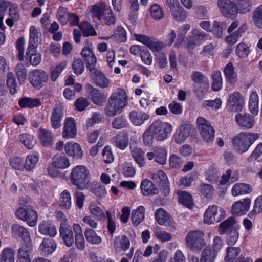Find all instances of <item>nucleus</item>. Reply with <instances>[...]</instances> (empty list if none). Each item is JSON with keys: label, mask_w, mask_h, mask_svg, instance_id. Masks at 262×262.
<instances>
[{"label": "nucleus", "mask_w": 262, "mask_h": 262, "mask_svg": "<svg viewBox=\"0 0 262 262\" xmlns=\"http://www.w3.org/2000/svg\"><path fill=\"white\" fill-rule=\"evenodd\" d=\"M127 104V96L122 89H117L109 97L105 107V114L113 117L120 114Z\"/></svg>", "instance_id": "nucleus-1"}, {"label": "nucleus", "mask_w": 262, "mask_h": 262, "mask_svg": "<svg viewBox=\"0 0 262 262\" xmlns=\"http://www.w3.org/2000/svg\"><path fill=\"white\" fill-rule=\"evenodd\" d=\"M71 183L79 190L87 189L89 187L90 174L86 167L76 166L73 168L70 174Z\"/></svg>", "instance_id": "nucleus-2"}, {"label": "nucleus", "mask_w": 262, "mask_h": 262, "mask_svg": "<svg viewBox=\"0 0 262 262\" xmlns=\"http://www.w3.org/2000/svg\"><path fill=\"white\" fill-rule=\"evenodd\" d=\"M90 13L92 17L98 20H104L107 25L115 23V17L112 15L110 7L103 2H98L92 5L90 9Z\"/></svg>", "instance_id": "nucleus-3"}, {"label": "nucleus", "mask_w": 262, "mask_h": 262, "mask_svg": "<svg viewBox=\"0 0 262 262\" xmlns=\"http://www.w3.org/2000/svg\"><path fill=\"white\" fill-rule=\"evenodd\" d=\"M171 131L172 126L170 123L160 120L154 122L148 129L149 133L159 141L166 139Z\"/></svg>", "instance_id": "nucleus-4"}, {"label": "nucleus", "mask_w": 262, "mask_h": 262, "mask_svg": "<svg viewBox=\"0 0 262 262\" xmlns=\"http://www.w3.org/2000/svg\"><path fill=\"white\" fill-rule=\"evenodd\" d=\"M203 232L200 230L189 232L185 237L187 247L192 251H200L206 244Z\"/></svg>", "instance_id": "nucleus-5"}, {"label": "nucleus", "mask_w": 262, "mask_h": 262, "mask_svg": "<svg viewBox=\"0 0 262 262\" xmlns=\"http://www.w3.org/2000/svg\"><path fill=\"white\" fill-rule=\"evenodd\" d=\"M196 124L203 140L206 142H212L214 139L215 130L210 122L202 117H199Z\"/></svg>", "instance_id": "nucleus-6"}, {"label": "nucleus", "mask_w": 262, "mask_h": 262, "mask_svg": "<svg viewBox=\"0 0 262 262\" xmlns=\"http://www.w3.org/2000/svg\"><path fill=\"white\" fill-rule=\"evenodd\" d=\"M15 214L19 219L26 221L31 227L35 226L38 219L36 212L30 205H25L17 209Z\"/></svg>", "instance_id": "nucleus-7"}, {"label": "nucleus", "mask_w": 262, "mask_h": 262, "mask_svg": "<svg viewBox=\"0 0 262 262\" xmlns=\"http://www.w3.org/2000/svg\"><path fill=\"white\" fill-rule=\"evenodd\" d=\"M28 80L34 88L39 90L48 82L49 75L43 70L35 69L29 73Z\"/></svg>", "instance_id": "nucleus-8"}, {"label": "nucleus", "mask_w": 262, "mask_h": 262, "mask_svg": "<svg viewBox=\"0 0 262 262\" xmlns=\"http://www.w3.org/2000/svg\"><path fill=\"white\" fill-rule=\"evenodd\" d=\"M226 213L224 209L216 205L210 206L204 213V222L212 224L218 223L225 217Z\"/></svg>", "instance_id": "nucleus-9"}, {"label": "nucleus", "mask_w": 262, "mask_h": 262, "mask_svg": "<svg viewBox=\"0 0 262 262\" xmlns=\"http://www.w3.org/2000/svg\"><path fill=\"white\" fill-rule=\"evenodd\" d=\"M217 4L220 12L224 16L231 19L237 17V9L234 2L231 0H217Z\"/></svg>", "instance_id": "nucleus-10"}, {"label": "nucleus", "mask_w": 262, "mask_h": 262, "mask_svg": "<svg viewBox=\"0 0 262 262\" xmlns=\"http://www.w3.org/2000/svg\"><path fill=\"white\" fill-rule=\"evenodd\" d=\"M258 138L256 134L241 132L234 137L232 142L235 146L249 147Z\"/></svg>", "instance_id": "nucleus-11"}, {"label": "nucleus", "mask_w": 262, "mask_h": 262, "mask_svg": "<svg viewBox=\"0 0 262 262\" xmlns=\"http://www.w3.org/2000/svg\"><path fill=\"white\" fill-rule=\"evenodd\" d=\"M155 217L159 225L165 226L166 229L170 231L173 232L175 230L174 221L170 215L163 208H159L156 210Z\"/></svg>", "instance_id": "nucleus-12"}, {"label": "nucleus", "mask_w": 262, "mask_h": 262, "mask_svg": "<svg viewBox=\"0 0 262 262\" xmlns=\"http://www.w3.org/2000/svg\"><path fill=\"white\" fill-rule=\"evenodd\" d=\"M244 98L238 92L231 94L227 102V106L231 111L236 112L242 111L244 106Z\"/></svg>", "instance_id": "nucleus-13"}, {"label": "nucleus", "mask_w": 262, "mask_h": 262, "mask_svg": "<svg viewBox=\"0 0 262 262\" xmlns=\"http://www.w3.org/2000/svg\"><path fill=\"white\" fill-rule=\"evenodd\" d=\"M152 180L156 186L160 187L164 195H167L170 191L169 182L166 174L162 170H159L152 174Z\"/></svg>", "instance_id": "nucleus-14"}, {"label": "nucleus", "mask_w": 262, "mask_h": 262, "mask_svg": "<svg viewBox=\"0 0 262 262\" xmlns=\"http://www.w3.org/2000/svg\"><path fill=\"white\" fill-rule=\"evenodd\" d=\"M93 47L91 41L86 39L81 54L89 65L93 66L96 63V58L93 53Z\"/></svg>", "instance_id": "nucleus-15"}, {"label": "nucleus", "mask_w": 262, "mask_h": 262, "mask_svg": "<svg viewBox=\"0 0 262 262\" xmlns=\"http://www.w3.org/2000/svg\"><path fill=\"white\" fill-rule=\"evenodd\" d=\"M59 233L64 244L68 247L72 246L74 244V238L73 233L70 226L66 223H60Z\"/></svg>", "instance_id": "nucleus-16"}, {"label": "nucleus", "mask_w": 262, "mask_h": 262, "mask_svg": "<svg viewBox=\"0 0 262 262\" xmlns=\"http://www.w3.org/2000/svg\"><path fill=\"white\" fill-rule=\"evenodd\" d=\"M77 133L76 123L74 118L68 117L64 120L62 136L64 138H73Z\"/></svg>", "instance_id": "nucleus-17"}, {"label": "nucleus", "mask_w": 262, "mask_h": 262, "mask_svg": "<svg viewBox=\"0 0 262 262\" xmlns=\"http://www.w3.org/2000/svg\"><path fill=\"white\" fill-rule=\"evenodd\" d=\"M87 93L93 103L97 105H102L106 99V95L90 85L88 86Z\"/></svg>", "instance_id": "nucleus-18"}, {"label": "nucleus", "mask_w": 262, "mask_h": 262, "mask_svg": "<svg viewBox=\"0 0 262 262\" xmlns=\"http://www.w3.org/2000/svg\"><path fill=\"white\" fill-rule=\"evenodd\" d=\"M12 234L15 238L21 237L25 243H31L30 233L28 230L21 225L15 224L12 226Z\"/></svg>", "instance_id": "nucleus-19"}, {"label": "nucleus", "mask_w": 262, "mask_h": 262, "mask_svg": "<svg viewBox=\"0 0 262 262\" xmlns=\"http://www.w3.org/2000/svg\"><path fill=\"white\" fill-rule=\"evenodd\" d=\"M235 120L239 126L245 129L251 128L255 124L253 117L248 113L237 114L235 116Z\"/></svg>", "instance_id": "nucleus-20"}, {"label": "nucleus", "mask_w": 262, "mask_h": 262, "mask_svg": "<svg viewBox=\"0 0 262 262\" xmlns=\"http://www.w3.org/2000/svg\"><path fill=\"white\" fill-rule=\"evenodd\" d=\"M173 19L178 22L185 21L188 16V12L180 4L169 8Z\"/></svg>", "instance_id": "nucleus-21"}, {"label": "nucleus", "mask_w": 262, "mask_h": 262, "mask_svg": "<svg viewBox=\"0 0 262 262\" xmlns=\"http://www.w3.org/2000/svg\"><path fill=\"white\" fill-rule=\"evenodd\" d=\"M250 200L245 198L243 202H235L232 206V213L234 215H241L247 212L250 205Z\"/></svg>", "instance_id": "nucleus-22"}, {"label": "nucleus", "mask_w": 262, "mask_h": 262, "mask_svg": "<svg viewBox=\"0 0 262 262\" xmlns=\"http://www.w3.org/2000/svg\"><path fill=\"white\" fill-rule=\"evenodd\" d=\"M41 33L39 28L31 26L29 29V41L28 47L37 48L40 42Z\"/></svg>", "instance_id": "nucleus-23"}, {"label": "nucleus", "mask_w": 262, "mask_h": 262, "mask_svg": "<svg viewBox=\"0 0 262 262\" xmlns=\"http://www.w3.org/2000/svg\"><path fill=\"white\" fill-rule=\"evenodd\" d=\"M191 34L193 36L187 38L186 46L188 48H193L196 45L197 40H203L207 36L206 33L197 29H192Z\"/></svg>", "instance_id": "nucleus-24"}, {"label": "nucleus", "mask_w": 262, "mask_h": 262, "mask_svg": "<svg viewBox=\"0 0 262 262\" xmlns=\"http://www.w3.org/2000/svg\"><path fill=\"white\" fill-rule=\"evenodd\" d=\"M26 58L29 60L33 66H38L41 62V54L37 52L36 48L28 47L26 54Z\"/></svg>", "instance_id": "nucleus-25"}, {"label": "nucleus", "mask_w": 262, "mask_h": 262, "mask_svg": "<svg viewBox=\"0 0 262 262\" xmlns=\"http://www.w3.org/2000/svg\"><path fill=\"white\" fill-rule=\"evenodd\" d=\"M32 251L31 243H25L18 249V255L20 262H31L30 254Z\"/></svg>", "instance_id": "nucleus-26"}, {"label": "nucleus", "mask_w": 262, "mask_h": 262, "mask_svg": "<svg viewBox=\"0 0 262 262\" xmlns=\"http://www.w3.org/2000/svg\"><path fill=\"white\" fill-rule=\"evenodd\" d=\"M149 115L142 112L133 111L130 113L129 119L133 124L136 126L141 125L144 121L149 119Z\"/></svg>", "instance_id": "nucleus-27"}, {"label": "nucleus", "mask_w": 262, "mask_h": 262, "mask_svg": "<svg viewBox=\"0 0 262 262\" xmlns=\"http://www.w3.org/2000/svg\"><path fill=\"white\" fill-rule=\"evenodd\" d=\"M247 30V26L246 24L241 25L236 31L228 35L225 40L229 45H234L242 36L243 34L246 32Z\"/></svg>", "instance_id": "nucleus-28"}, {"label": "nucleus", "mask_w": 262, "mask_h": 262, "mask_svg": "<svg viewBox=\"0 0 262 262\" xmlns=\"http://www.w3.org/2000/svg\"><path fill=\"white\" fill-rule=\"evenodd\" d=\"M39 232L45 235L54 237L57 234L56 228L51 223L43 221L39 226Z\"/></svg>", "instance_id": "nucleus-29"}, {"label": "nucleus", "mask_w": 262, "mask_h": 262, "mask_svg": "<svg viewBox=\"0 0 262 262\" xmlns=\"http://www.w3.org/2000/svg\"><path fill=\"white\" fill-rule=\"evenodd\" d=\"M191 130H192V128L190 126L182 125L174 135L175 142L178 144L183 143L190 134Z\"/></svg>", "instance_id": "nucleus-30"}, {"label": "nucleus", "mask_w": 262, "mask_h": 262, "mask_svg": "<svg viewBox=\"0 0 262 262\" xmlns=\"http://www.w3.org/2000/svg\"><path fill=\"white\" fill-rule=\"evenodd\" d=\"M52 166L58 169H65L69 167V159L64 155H56L52 158Z\"/></svg>", "instance_id": "nucleus-31"}, {"label": "nucleus", "mask_w": 262, "mask_h": 262, "mask_svg": "<svg viewBox=\"0 0 262 262\" xmlns=\"http://www.w3.org/2000/svg\"><path fill=\"white\" fill-rule=\"evenodd\" d=\"M140 187L144 195H152L159 192L158 189L155 187L153 182L148 179L142 180Z\"/></svg>", "instance_id": "nucleus-32"}, {"label": "nucleus", "mask_w": 262, "mask_h": 262, "mask_svg": "<svg viewBox=\"0 0 262 262\" xmlns=\"http://www.w3.org/2000/svg\"><path fill=\"white\" fill-rule=\"evenodd\" d=\"M73 228L75 233V245L78 249L83 250L85 247V241L81 227L78 224H74Z\"/></svg>", "instance_id": "nucleus-33"}, {"label": "nucleus", "mask_w": 262, "mask_h": 262, "mask_svg": "<svg viewBox=\"0 0 262 262\" xmlns=\"http://www.w3.org/2000/svg\"><path fill=\"white\" fill-rule=\"evenodd\" d=\"M149 160L155 159V161L160 164H165L166 162V151L165 149L158 148L155 152H149L147 154Z\"/></svg>", "instance_id": "nucleus-34"}, {"label": "nucleus", "mask_w": 262, "mask_h": 262, "mask_svg": "<svg viewBox=\"0 0 262 262\" xmlns=\"http://www.w3.org/2000/svg\"><path fill=\"white\" fill-rule=\"evenodd\" d=\"M249 109L251 113L255 116L259 112V96L256 92H252L249 96Z\"/></svg>", "instance_id": "nucleus-35"}, {"label": "nucleus", "mask_w": 262, "mask_h": 262, "mask_svg": "<svg viewBox=\"0 0 262 262\" xmlns=\"http://www.w3.org/2000/svg\"><path fill=\"white\" fill-rule=\"evenodd\" d=\"M56 248V244L53 239L45 238L41 244L39 249L46 255L52 253Z\"/></svg>", "instance_id": "nucleus-36"}, {"label": "nucleus", "mask_w": 262, "mask_h": 262, "mask_svg": "<svg viewBox=\"0 0 262 262\" xmlns=\"http://www.w3.org/2000/svg\"><path fill=\"white\" fill-rule=\"evenodd\" d=\"M225 77L227 81L231 83H235L237 81V74L235 72L234 67L231 62H229L224 70Z\"/></svg>", "instance_id": "nucleus-37"}, {"label": "nucleus", "mask_w": 262, "mask_h": 262, "mask_svg": "<svg viewBox=\"0 0 262 262\" xmlns=\"http://www.w3.org/2000/svg\"><path fill=\"white\" fill-rule=\"evenodd\" d=\"M63 116V112L61 108H55L51 117V122L52 127L57 129L61 126V121Z\"/></svg>", "instance_id": "nucleus-38"}, {"label": "nucleus", "mask_w": 262, "mask_h": 262, "mask_svg": "<svg viewBox=\"0 0 262 262\" xmlns=\"http://www.w3.org/2000/svg\"><path fill=\"white\" fill-rule=\"evenodd\" d=\"M216 254L217 253L212 250L211 247L207 246L201 253L200 262H214Z\"/></svg>", "instance_id": "nucleus-39"}, {"label": "nucleus", "mask_w": 262, "mask_h": 262, "mask_svg": "<svg viewBox=\"0 0 262 262\" xmlns=\"http://www.w3.org/2000/svg\"><path fill=\"white\" fill-rule=\"evenodd\" d=\"M95 74V81L96 84L101 88H108L110 85V80L100 71L94 70Z\"/></svg>", "instance_id": "nucleus-40"}, {"label": "nucleus", "mask_w": 262, "mask_h": 262, "mask_svg": "<svg viewBox=\"0 0 262 262\" xmlns=\"http://www.w3.org/2000/svg\"><path fill=\"white\" fill-rule=\"evenodd\" d=\"M145 208L143 206H139L136 209L132 211V220L133 224L138 225L144 219Z\"/></svg>", "instance_id": "nucleus-41"}, {"label": "nucleus", "mask_w": 262, "mask_h": 262, "mask_svg": "<svg viewBox=\"0 0 262 262\" xmlns=\"http://www.w3.org/2000/svg\"><path fill=\"white\" fill-rule=\"evenodd\" d=\"M84 235L86 241L93 245H98L102 242V238L97 235L95 231L91 228H87L84 232Z\"/></svg>", "instance_id": "nucleus-42"}, {"label": "nucleus", "mask_w": 262, "mask_h": 262, "mask_svg": "<svg viewBox=\"0 0 262 262\" xmlns=\"http://www.w3.org/2000/svg\"><path fill=\"white\" fill-rule=\"evenodd\" d=\"M251 190L249 184L244 183L235 184L232 189V193L234 196L249 193Z\"/></svg>", "instance_id": "nucleus-43"}, {"label": "nucleus", "mask_w": 262, "mask_h": 262, "mask_svg": "<svg viewBox=\"0 0 262 262\" xmlns=\"http://www.w3.org/2000/svg\"><path fill=\"white\" fill-rule=\"evenodd\" d=\"M236 8L238 13L245 14L251 10L252 4L250 0H238L236 2Z\"/></svg>", "instance_id": "nucleus-44"}, {"label": "nucleus", "mask_w": 262, "mask_h": 262, "mask_svg": "<svg viewBox=\"0 0 262 262\" xmlns=\"http://www.w3.org/2000/svg\"><path fill=\"white\" fill-rule=\"evenodd\" d=\"M179 202L188 208H191L193 205L191 194L187 192L179 190L178 191Z\"/></svg>", "instance_id": "nucleus-45"}, {"label": "nucleus", "mask_w": 262, "mask_h": 262, "mask_svg": "<svg viewBox=\"0 0 262 262\" xmlns=\"http://www.w3.org/2000/svg\"><path fill=\"white\" fill-rule=\"evenodd\" d=\"M226 24L224 22L214 21L212 25L211 32L217 38H221L223 35V31L226 29Z\"/></svg>", "instance_id": "nucleus-46"}, {"label": "nucleus", "mask_w": 262, "mask_h": 262, "mask_svg": "<svg viewBox=\"0 0 262 262\" xmlns=\"http://www.w3.org/2000/svg\"><path fill=\"white\" fill-rule=\"evenodd\" d=\"M39 160L38 154L28 155L24 163L25 168L28 171H31L35 166Z\"/></svg>", "instance_id": "nucleus-47"}, {"label": "nucleus", "mask_w": 262, "mask_h": 262, "mask_svg": "<svg viewBox=\"0 0 262 262\" xmlns=\"http://www.w3.org/2000/svg\"><path fill=\"white\" fill-rule=\"evenodd\" d=\"M150 14L155 20H159L164 17L163 10L158 4H154L150 7Z\"/></svg>", "instance_id": "nucleus-48"}, {"label": "nucleus", "mask_w": 262, "mask_h": 262, "mask_svg": "<svg viewBox=\"0 0 262 262\" xmlns=\"http://www.w3.org/2000/svg\"><path fill=\"white\" fill-rule=\"evenodd\" d=\"M213 83L212 88L214 91H219L222 88V77L221 73L219 71H215L212 76Z\"/></svg>", "instance_id": "nucleus-49"}, {"label": "nucleus", "mask_w": 262, "mask_h": 262, "mask_svg": "<svg viewBox=\"0 0 262 262\" xmlns=\"http://www.w3.org/2000/svg\"><path fill=\"white\" fill-rule=\"evenodd\" d=\"M19 104L22 107L33 108L39 106L40 102L37 99L24 98L19 100Z\"/></svg>", "instance_id": "nucleus-50"}, {"label": "nucleus", "mask_w": 262, "mask_h": 262, "mask_svg": "<svg viewBox=\"0 0 262 262\" xmlns=\"http://www.w3.org/2000/svg\"><path fill=\"white\" fill-rule=\"evenodd\" d=\"M113 142L119 147H126L129 144L128 137L124 133H121L113 139Z\"/></svg>", "instance_id": "nucleus-51"}, {"label": "nucleus", "mask_w": 262, "mask_h": 262, "mask_svg": "<svg viewBox=\"0 0 262 262\" xmlns=\"http://www.w3.org/2000/svg\"><path fill=\"white\" fill-rule=\"evenodd\" d=\"M61 206L66 209H70L72 204L71 196L68 190H63L60 194Z\"/></svg>", "instance_id": "nucleus-52"}, {"label": "nucleus", "mask_w": 262, "mask_h": 262, "mask_svg": "<svg viewBox=\"0 0 262 262\" xmlns=\"http://www.w3.org/2000/svg\"><path fill=\"white\" fill-rule=\"evenodd\" d=\"M14 252L9 248H5L1 255V262H14Z\"/></svg>", "instance_id": "nucleus-53"}, {"label": "nucleus", "mask_w": 262, "mask_h": 262, "mask_svg": "<svg viewBox=\"0 0 262 262\" xmlns=\"http://www.w3.org/2000/svg\"><path fill=\"white\" fill-rule=\"evenodd\" d=\"M80 29L85 36H95L97 35L94 27L86 22L81 23L79 26Z\"/></svg>", "instance_id": "nucleus-54"}, {"label": "nucleus", "mask_w": 262, "mask_h": 262, "mask_svg": "<svg viewBox=\"0 0 262 262\" xmlns=\"http://www.w3.org/2000/svg\"><path fill=\"white\" fill-rule=\"evenodd\" d=\"M69 14L67 8L60 6L58 9L57 15L58 21L62 25L67 24L68 22Z\"/></svg>", "instance_id": "nucleus-55"}, {"label": "nucleus", "mask_w": 262, "mask_h": 262, "mask_svg": "<svg viewBox=\"0 0 262 262\" xmlns=\"http://www.w3.org/2000/svg\"><path fill=\"white\" fill-rule=\"evenodd\" d=\"M235 223L234 217H229L220 224L219 228L221 232L223 233H225L228 230H230V231L232 229Z\"/></svg>", "instance_id": "nucleus-56"}, {"label": "nucleus", "mask_w": 262, "mask_h": 262, "mask_svg": "<svg viewBox=\"0 0 262 262\" xmlns=\"http://www.w3.org/2000/svg\"><path fill=\"white\" fill-rule=\"evenodd\" d=\"M236 55L241 58H245L248 56L250 51L249 47L243 42L238 43L236 48Z\"/></svg>", "instance_id": "nucleus-57"}, {"label": "nucleus", "mask_w": 262, "mask_h": 262, "mask_svg": "<svg viewBox=\"0 0 262 262\" xmlns=\"http://www.w3.org/2000/svg\"><path fill=\"white\" fill-rule=\"evenodd\" d=\"M38 134L43 144L45 146L49 145L52 140V136L50 132L43 128H40L38 130Z\"/></svg>", "instance_id": "nucleus-58"}, {"label": "nucleus", "mask_w": 262, "mask_h": 262, "mask_svg": "<svg viewBox=\"0 0 262 262\" xmlns=\"http://www.w3.org/2000/svg\"><path fill=\"white\" fill-rule=\"evenodd\" d=\"M253 21L256 26L262 28V5L258 6L254 11Z\"/></svg>", "instance_id": "nucleus-59"}, {"label": "nucleus", "mask_w": 262, "mask_h": 262, "mask_svg": "<svg viewBox=\"0 0 262 262\" xmlns=\"http://www.w3.org/2000/svg\"><path fill=\"white\" fill-rule=\"evenodd\" d=\"M132 156L136 162L141 166L144 165V152L141 148H133Z\"/></svg>", "instance_id": "nucleus-60"}, {"label": "nucleus", "mask_w": 262, "mask_h": 262, "mask_svg": "<svg viewBox=\"0 0 262 262\" xmlns=\"http://www.w3.org/2000/svg\"><path fill=\"white\" fill-rule=\"evenodd\" d=\"M241 252L239 247H229L227 248V256L225 260L227 262H230V260L235 259Z\"/></svg>", "instance_id": "nucleus-61"}, {"label": "nucleus", "mask_w": 262, "mask_h": 262, "mask_svg": "<svg viewBox=\"0 0 262 262\" xmlns=\"http://www.w3.org/2000/svg\"><path fill=\"white\" fill-rule=\"evenodd\" d=\"M7 84L11 94L16 93V82L15 76L12 73H9L7 75Z\"/></svg>", "instance_id": "nucleus-62"}, {"label": "nucleus", "mask_w": 262, "mask_h": 262, "mask_svg": "<svg viewBox=\"0 0 262 262\" xmlns=\"http://www.w3.org/2000/svg\"><path fill=\"white\" fill-rule=\"evenodd\" d=\"M19 139L23 144L26 147L34 146L35 141L34 137L30 134H23L19 135Z\"/></svg>", "instance_id": "nucleus-63"}, {"label": "nucleus", "mask_w": 262, "mask_h": 262, "mask_svg": "<svg viewBox=\"0 0 262 262\" xmlns=\"http://www.w3.org/2000/svg\"><path fill=\"white\" fill-rule=\"evenodd\" d=\"M222 103L221 99L217 98L213 100L204 101L202 106L206 108H211L213 110H218L221 107Z\"/></svg>", "instance_id": "nucleus-64"}]
</instances>
